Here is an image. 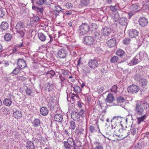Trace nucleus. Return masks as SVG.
Instances as JSON below:
<instances>
[{
    "label": "nucleus",
    "mask_w": 149,
    "mask_h": 149,
    "mask_svg": "<svg viewBox=\"0 0 149 149\" xmlns=\"http://www.w3.org/2000/svg\"><path fill=\"white\" fill-rule=\"evenodd\" d=\"M25 27V25L22 22H20L17 23L15 27V29L16 34L18 36L21 38L23 37L26 31Z\"/></svg>",
    "instance_id": "nucleus-1"
},
{
    "label": "nucleus",
    "mask_w": 149,
    "mask_h": 149,
    "mask_svg": "<svg viewBox=\"0 0 149 149\" xmlns=\"http://www.w3.org/2000/svg\"><path fill=\"white\" fill-rule=\"evenodd\" d=\"M71 117L75 121H78L80 119L79 114L76 112L72 113Z\"/></svg>",
    "instance_id": "nucleus-23"
},
{
    "label": "nucleus",
    "mask_w": 149,
    "mask_h": 149,
    "mask_svg": "<svg viewBox=\"0 0 149 149\" xmlns=\"http://www.w3.org/2000/svg\"><path fill=\"white\" fill-rule=\"evenodd\" d=\"M42 5L43 4H48L50 3V0H42Z\"/></svg>",
    "instance_id": "nucleus-53"
},
{
    "label": "nucleus",
    "mask_w": 149,
    "mask_h": 149,
    "mask_svg": "<svg viewBox=\"0 0 149 149\" xmlns=\"http://www.w3.org/2000/svg\"><path fill=\"white\" fill-rule=\"evenodd\" d=\"M100 108L102 109V112L103 113H105L106 112V104L105 103H103L102 104L101 106L100 107Z\"/></svg>",
    "instance_id": "nucleus-44"
},
{
    "label": "nucleus",
    "mask_w": 149,
    "mask_h": 149,
    "mask_svg": "<svg viewBox=\"0 0 149 149\" xmlns=\"http://www.w3.org/2000/svg\"><path fill=\"white\" fill-rule=\"evenodd\" d=\"M70 125L71 129L72 130H74L75 127V122L73 121H71L70 122Z\"/></svg>",
    "instance_id": "nucleus-49"
},
{
    "label": "nucleus",
    "mask_w": 149,
    "mask_h": 149,
    "mask_svg": "<svg viewBox=\"0 0 149 149\" xmlns=\"http://www.w3.org/2000/svg\"><path fill=\"white\" fill-rule=\"evenodd\" d=\"M12 102L11 100L10 99L8 98L5 99L3 101V103L6 106L8 107L10 105Z\"/></svg>",
    "instance_id": "nucleus-35"
},
{
    "label": "nucleus",
    "mask_w": 149,
    "mask_h": 149,
    "mask_svg": "<svg viewBox=\"0 0 149 149\" xmlns=\"http://www.w3.org/2000/svg\"><path fill=\"white\" fill-rule=\"evenodd\" d=\"M140 89L139 86L135 84H132L129 86L127 90L129 93L131 94H135L137 93L139 91Z\"/></svg>",
    "instance_id": "nucleus-6"
},
{
    "label": "nucleus",
    "mask_w": 149,
    "mask_h": 149,
    "mask_svg": "<svg viewBox=\"0 0 149 149\" xmlns=\"http://www.w3.org/2000/svg\"><path fill=\"white\" fill-rule=\"evenodd\" d=\"M66 50L63 48L59 49L58 52V56L61 58H65L66 56Z\"/></svg>",
    "instance_id": "nucleus-11"
},
{
    "label": "nucleus",
    "mask_w": 149,
    "mask_h": 149,
    "mask_svg": "<svg viewBox=\"0 0 149 149\" xmlns=\"http://www.w3.org/2000/svg\"><path fill=\"white\" fill-rule=\"evenodd\" d=\"M119 18L118 14H116L113 17V19L114 21H117L119 19Z\"/></svg>",
    "instance_id": "nucleus-54"
},
{
    "label": "nucleus",
    "mask_w": 149,
    "mask_h": 149,
    "mask_svg": "<svg viewBox=\"0 0 149 149\" xmlns=\"http://www.w3.org/2000/svg\"><path fill=\"white\" fill-rule=\"evenodd\" d=\"M99 130L98 125H91L89 127L90 132L91 133H95L97 132L98 130Z\"/></svg>",
    "instance_id": "nucleus-16"
},
{
    "label": "nucleus",
    "mask_w": 149,
    "mask_h": 149,
    "mask_svg": "<svg viewBox=\"0 0 149 149\" xmlns=\"http://www.w3.org/2000/svg\"><path fill=\"white\" fill-rule=\"evenodd\" d=\"M17 65L19 68L22 69L26 66L25 61L23 59H19L18 60Z\"/></svg>",
    "instance_id": "nucleus-10"
},
{
    "label": "nucleus",
    "mask_w": 149,
    "mask_h": 149,
    "mask_svg": "<svg viewBox=\"0 0 149 149\" xmlns=\"http://www.w3.org/2000/svg\"><path fill=\"white\" fill-rule=\"evenodd\" d=\"M54 119L56 121L61 122L63 119L62 115L58 114H56L54 116Z\"/></svg>",
    "instance_id": "nucleus-30"
},
{
    "label": "nucleus",
    "mask_w": 149,
    "mask_h": 149,
    "mask_svg": "<svg viewBox=\"0 0 149 149\" xmlns=\"http://www.w3.org/2000/svg\"><path fill=\"white\" fill-rule=\"evenodd\" d=\"M112 131L113 132L114 135L117 136L118 137L120 136V129L118 126H116L112 129Z\"/></svg>",
    "instance_id": "nucleus-26"
},
{
    "label": "nucleus",
    "mask_w": 149,
    "mask_h": 149,
    "mask_svg": "<svg viewBox=\"0 0 149 149\" xmlns=\"http://www.w3.org/2000/svg\"><path fill=\"white\" fill-rule=\"evenodd\" d=\"M70 97H69L68 94H67V100L68 101H70V102H71V99L72 100V102L73 101L74 102V97H78V95L77 94H75L74 93L73 94H70L69 95Z\"/></svg>",
    "instance_id": "nucleus-25"
},
{
    "label": "nucleus",
    "mask_w": 149,
    "mask_h": 149,
    "mask_svg": "<svg viewBox=\"0 0 149 149\" xmlns=\"http://www.w3.org/2000/svg\"><path fill=\"white\" fill-rule=\"evenodd\" d=\"M139 24L142 27H144L148 24L147 19L144 17L141 18L139 20Z\"/></svg>",
    "instance_id": "nucleus-12"
},
{
    "label": "nucleus",
    "mask_w": 149,
    "mask_h": 149,
    "mask_svg": "<svg viewBox=\"0 0 149 149\" xmlns=\"http://www.w3.org/2000/svg\"><path fill=\"white\" fill-rule=\"evenodd\" d=\"M46 90L47 89L49 92L52 91L53 89L54 86L53 84L51 83L50 82H48L46 84L45 86Z\"/></svg>",
    "instance_id": "nucleus-18"
},
{
    "label": "nucleus",
    "mask_w": 149,
    "mask_h": 149,
    "mask_svg": "<svg viewBox=\"0 0 149 149\" xmlns=\"http://www.w3.org/2000/svg\"><path fill=\"white\" fill-rule=\"evenodd\" d=\"M33 126L34 127H37L40 126V121L38 119H35L32 122Z\"/></svg>",
    "instance_id": "nucleus-33"
},
{
    "label": "nucleus",
    "mask_w": 149,
    "mask_h": 149,
    "mask_svg": "<svg viewBox=\"0 0 149 149\" xmlns=\"http://www.w3.org/2000/svg\"><path fill=\"white\" fill-rule=\"evenodd\" d=\"M47 74H50V77L54 76L55 74V72L53 70H50L47 73Z\"/></svg>",
    "instance_id": "nucleus-60"
},
{
    "label": "nucleus",
    "mask_w": 149,
    "mask_h": 149,
    "mask_svg": "<svg viewBox=\"0 0 149 149\" xmlns=\"http://www.w3.org/2000/svg\"><path fill=\"white\" fill-rule=\"evenodd\" d=\"M140 84L143 88H145L147 84L148 81L145 78L141 79L139 80Z\"/></svg>",
    "instance_id": "nucleus-28"
},
{
    "label": "nucleus",
    "mask_w": 149,
    "mask_h": 149,
    "mask_svg": "<svg viewBox=\"0 0 149 149\" xmlns=\"http://www.w3.org/2000/svg\"><path fill=\"white\" fill-rule=\"evenodd\" d=\"M84 43L86 45H93L94 42L95 40L93 37L90 36H85L83 38Z\"/></svg>",
    "instance_id": "nucleus-7"
},
{
    "label": "nucleus",
    "mask_w": 149,
    "mask_h": 149,
    "mask_svg": "<svg viewBox=\"0 0 149 149\" xmlns=\"http://www.w3.org/2000/svg\"><path fill=\"white\" fill-rule=\"evenodd\" d=\"M147 116L146 114H144L141 117L137 118L136 122L138 124H140L141 122H143L146 118Z\"/></svg>",
    "instance_id": "nucleus-32"
},
{
    "label": "nucleus",
    "mask_w": 149,
    "mask_h": 149,
    "mask_svg": "<svg viewBox=\"0 0 149 149\" xmlns=\"http://www.w3.org/2000/svg\"><path fill=\"white\" fill-rule=\"evenodd\" d=\"M141 105L145 109H147L149 107V105L146 102H143Z\"/></svg>",
    "instance_id": "nucleus-51"
},
{
    "label": "nucleus",
    "mask_w": 149,
    "mask_h": 149,
    "mask_svg": "<svg viewBox=\"0 0 149 149\" xmlns=\"http://www.w3.org/2000/svg\"><path fill=\"white\" fill-rule=\"evenodd\" d=\"M90 70L89 68H86L84 69V73L87 74L90 72Z\"/></svg>",
    "instance_id": "nucleus-59"
},
{
    "label": "nucleus",
    "mask_w": 149,
    "mask_h": 149,
    "mask_svg": "<svg viewBox=\"0 0 149 149\" xmlns=\"http://www.w3.org/2000/svg\"><path fill=\"white\" fill-rule=\"evenodd\" d=\"M131 42V39L129 38H125L123 39V42L125 45L129 44Z\"/></svg>",
    "instance_id": "nucleus-40"
},
{
    "label": "nucleus",
    "mask_w": 149,
    "mask_h": 149,
    "mask_svg": "<svg viewBox=\"0 0 149 149\" xmlns=\"http://www.w3.org/2000/svg\"><path fill=\"white\" fill-rule=\"evenodd\" d=\"M88 65L91 68H95L98 66V63L96 60L93 59L89 61L88 63Z\"/></svg>",
    "instance_id": "nucleus-8"
},
{
    "label": "nucleus",
    "mask_w": 149,
    "mask_h": 149,
    "mask_svg": "<svg viewBox=\"0 0 149 149\" xmlns=\"http://www.w3.org/2000/svg\"><path fill=\"white\" fill-rule=\"evenodd\" d=\"M127 130L122 128L120 129V137L124 139L127 137L128 135Z\"/></svg>",
    "instance_id": "nucleus-13"
},
{
    "label": "nucleus",
    "mask_w": 149,
    "mask_h": 149,
    "mask_svg": "<svg viewBox=\"0 0 149 149\" xmlns=\"http://www.w3.org/2000/svg\"><path fill=\"white\" fill-rule=\"evenodd\" d=\"M9 27V24L7 22H3L0 26L1 28L3 30H7Z\"/></svg>",
    "instance_id": "nucleus-31"
},
{
    "label": "nucleus",
    "mask_w": 149,
    "mask_h": 149,
    "mask_svg": "<svg viewBox=\"0 0 149 149\" xmlns=\"http://www.w3.org/2000/svg\"><path fill=\"white\" fill-rule=\"evenodd\" d=\"M43 9L42 7H41L40 8H37L36 10L38 12H40V14H42L43 13Z\"/></svg>",
    "instance_id": "nucleus-63"
},
{
    "label": "nucleus",
    "mask_w": 149,
    "mask_h": 149,
    "mask_svg": "<svg viewBox=\"0 0 149 149\" xmlns=\"http://www.w3.org/2000/svg\"><path fill=\"white\" fill-rule=\"evenodd\" d=\"M49 100L47 102V105L49 107H52L53 108L55 105V100L52 97L48 98Z\"/></svg>",
    "instance_id": "nucleus-14"
},
{
    "label": "nucleus",
    "mask_w": 149,
    "mask_h": 149,
    "mask_svg": "<svg viewBox=\"0 0 149 149\" xmlns=\"http://www.w3.org/2000/svg\"><path fill=\"white\" fill-rule=\"evenodd\" d=\"M64 6L68 9L72 8L73 7L72 4L70 3H65Z\"/></svg>",
    "instance_id": "nucleus-43"
},
{
    "label": "nucleus",
    "mask_w": 149,
    "mask_h": 149,
    "mask_svg": "<svg viewBox=\"0 0 149 149\" xmlns=\"http://www.w3.org/2000/svg\"><path fill=\"white\" fill-rule=\"evenodd\" d=\"M119 22L122 26H126L127 23V18L125 17H122L120 19Z\"/></svg>",
    "instance_id": "nucleus-21"
},
{
    "label": "nucleus",
    "mask_w": 149,
    "mask_h": 149,
    "mask_svg": "<svg viewBox=\"0 0 149 149\" xmlns=\"http://www.w3.org/2000/svg\"><path fill=\"white\" fill-rule=\"evenodd\" d=\"M12 38V35L10 33H6L4 36L5 40L7 41L10 40Z\"/></svg>",
    "instance_id": "nucleus-36"
},
{
    "label": "nucleus",
    "mask_w": 149,
    "mask_h": 149,
    "mask_svg": "<svg viewBox=\"0 0 149 149\" xmlns=\"http://www.w3.org/2000/svg\"><path fill=\"white\" fill-rule=\"evenodd\" d=\"M119 59L116 56H114L111 58L110 60L111 63H115L118 61Z\"/></svg>",
    "instance_id": "nucleus-41"
},
{
    "label": "nucleus",
    "mask_w": 149,
    "mask_h": 149,
    "mask_svg": "<svg viewBox=\"0 0 149 149\" xmlns=\"http://www.w3.org/2000/svg\"><path fill=\"white\" fill-rule=\"evenodd\" d=\"M40 112L42 115L45 116L48 114L49 111L47 107H42L40 109Z\"/></svg>",
    "instance_id": "nucleus-24"
},
{
    "label": "nucleus",
    "mask_w": 149,
    "mask_h": 149,
    "mask_svg": "<svg viewBox=\"0 0 149 149\" xmlns=\"http://www.w3.org/2000/svg\"><path fill=\"white\" fill-rule=\"evenodd\" d=\"M71 87H72L73 88V91L75 93H79L81 92L80 88L77 85H73L72 83L70 84Z\"/></svg>",
    "instance_id": "nucleus-27"
},
{
    "label": "nucleus",
    "mask_w": 149,
    "mask_h": 149,
    "mask_svg": "<svg viewBox=\"0 0 149 149\" xmlns=\"http://www.w3.org/2000/svg\"><path fill=\"white\" fill-rule=\"evenodd\" d=\"M147 54L144 52H141L138 54L136 56L131 60L132 65H135L143 59L144 56L146 57Z\"/></svg>",
    "instance_id": "nucleus-2"
},
{
    "label": "nucleus",
    "mask_w": 149,
    "mask_h": 149,
    "mask_svg": "<svg viewBox=\"0 0 149 149\" xmlns=\"http://www.w3.org/2000/svg\"><path fill=\"white\" fill-rule=\"evenodd\" d=\"M64 146L66 149H71L72 147H77V145L75 143L73 139L69 138L68 139L67 141L64 142Z\"/></svg>",
    "instance_id": "nucleus-5"
},
{
    "label": "nucleus",
    "mask_w": 149,
    "mask_h": 149,
    "mask_svg": "<svg viewBox=\"0 0 149 149\" xmlns=\"http://www.w3.org/2000/svg\"><path fill=\"white\" fill-rule=\"evenodd\" d=\"M17 80L20 81H25L26 79V77H24V76H18L17 77Z\"/></svg>",
    "instance_id": "nucleus-45"
},
{
    "label": "nucleus",
    "mask_w": 149,
    "mask_h": 149,
    "mask_svg": "<svg viewBox=\"0 0 149 149\" xmlns=\"http://www.w3.org/2000/svg\"><path fill=\"white\" fill-rule=\"evenodd\" d=\"M116 54L117 55L119 56L120 57H122L124 55L125 52L123 50L120 49L117 50L116 52Z\"/></svg>",
    "instance_id": "nucleus-37"
},
{
    "label": "nucleus",
    "mask_w": 149,
    "mask_h": 149,
    "mask_svg": "<svg viewBox=\"0 0 149 149\" xmlns=\"http://www.w3.org/2000/svg\"><path fill=\"white\" fill-rule=\"evenodd\" d=\"M42 0H35L34 2L35 3L38 5H42Z\"/></svg>",
    "instance_id": "nucleus-58"
},
{
    "label": "nucleus",
    "mask_w": 149,
    "mask_h": 149,
    "mask_svg": "<svg viewBox=\"0 0 149 149\" xmlns=\"http://www.w3.org/2000/svg\"><path fill=\"white\" fill-rule=\"evenodd\" d=\"M114 100V98L113 95L109 93L105 99L106 102L108 103H111Z\"/></svg>",
    "instance_id": "nucleus-20"
},
{
    "label": "nucleus",
    "mask_w": 149,
    "mask_h": 149,
    "mask_svg": "<svg viewBox=\"0 0 149 149\" xmlns=\"http://www.w3.org/2000/svg\"><path fill=\"white\" fill-rule=\"evenodd\" d=\"M38 37L39 39L42 42H44L46 40L45 36L42 33H39L38 34Z\"/></svg>",
    "instance_id": "nucleus-34"
},
{
    "label": "nucleus",
    "mask_w": 149,
    "mask_h": 149,
    "mask_svg": "<svg viewBox=\"0 0 149 149\" xmlns=\"http://www.w3.org/2000/svg\"><path fill=\"white\" fill-rule=\"evenodd\" d=\"M134 111L138 115L141 116L143 114L144 110L142 107L141 103L137 102L136 103Z\"/></svg>",
    "instance_id": "nucleus-4"
},
{
    "label": "nucleus",
    "mask_w": 149,
    "mask_h": 149,
    "mask_svg": "<svg viewBox=\"0 0 149 149\" xmlns=\"http://www.w3.org/2000/svg\"><path fill=\"white\" fill-rule=\"evenodd\" d=\"M118 88V87L116 85L113 86L112 88L110 89V90H111V92L116 93L117 92V89Z\"/></svg>",
    "instance_id": "nucleus-46"
},
{
    "label": "nucleus",
    "mask_w": 149,
    "mask_h": 149,
    "mask_svg": "<svg viewBox=\"0 0 149 149\" xmlns=\"http://www.w3.org/2000/svg\"><path fill=\"white\" fill-rule=\"evenodd\" d=\"M138 31L135 29L130 30L129 32V36L131 38H134L137 36Z\"/></svg>",
    "instance_id": "nucleus-15"
},
{
    "label": "nucleus",
    "mask_w": 149,
    "mask_h": 149,
    "mask_svg": "<svg viewBox=\"0 0 149 149\" xmlns=\"http://www.w3.org/2000/svg\"><path fill=\"white\" fill-rule=\"evenodd\" d=\"M120 118V117L119 116H114V117L113 118L111 119V122L112 123H119L120 122V121L119 120V119Z\"/></svg>",
    "instance_id": "nucleus-38"
},
{
    "label": "nucleus",
    "mask_w": 149,
    "mask_h": 149,
    "mask_svg": "<svg viewBox=\"0 0 149 149\" xmlns=\"http://www.w3.org/2000/svg\"><path fill=\"white\" fill-rule=\"evenodd\" d=\"M116 40L115 39L112 38L107 42V45L110 47H112L115 46L116 45Z\"/></svg>",
    "instance_id": "nucleus-19"
},
{
    "label": "nucleus",
    "mask_w": 149,
    "mask_h": 149,
    "mask_svg": "<svg viewBox=\"0 0 149 149\" xmlns=\"http://www.w3.org/2000/svg\"><path fill=\"white\" fill-rule=\"evenodd\" d=\"M90 27L86 23H82L78 29V33L80 36H82L87 33L89 31Z\"/></svg>",
    "instance_id": "nucleus-3"
},
{
    "label": "nucleus",
    "mask_w": 149,
    "mask_h": 149,
    "mask_svg": "<svg viewBox=\"0 0 149 149\" xmlns=\"http://www.w3.org/2000/svg\"><path fill=\"white\" fill-rule=\"evenodd\" d=\"M111 31L110 29L107 27H105L102 29L101 30V32L104 36H108L110 34Z\"/></svg>",
    "instance_id": "nucleus-17"
},
{
    "label": "nucleus",
    "mask_w": 149,
    "mask_h": 149,
    "mask_svg": "<svg viewBox=\"0 0 149 149\" xmlns=\"http://www.w3.org/2000/svg\"><path fill=\"white\" fill-rule=\"evenodd\" d=\"M94 144L96 146V147L102 146L100 142L98 141H96L94 142Z\"/></svg>",
    "instance_id": "nucleus-57"
},
{
    "label": "nucleus",
    "mask_w": 149,
    "mask_h": 149,
    "mask_svg": "<svg viewBox=\"0 0 149 149\" xmlns=\"http://www.w3.org/2000/svg\"><path fill=\"white\" fill-rule=\"evenodd\" d=\"M139 5L138 4H132L130 7L131 9L133 11H135L138 9Z\"/></svg>",
    "instance_id": "nucleus-39"
},
{
    "label": "nucleus",
    "mask_w": 149,
    "mask_h": 149,
    "mask_svg": "<svg viewBox=\"0 0 149 149\" xmlns=\"http://www.w3.org/2000/svg\"><path fill=\"white\" fill-rule=\"evenodd\" d=\"M26 94L29 95H30L31 94V93H32V91L29 88H27L26 89Z\"/></svg>",
    "instance_id": "nucleus-52"
},
{
    "label": "nucleus",
    "mask_w": 149,
    "mask_h": 149,
    "mask_svg": "<svg viewBox=\"0 0 149 149\" xmlns=\"http://www.w3.org/2000/svg\"><path fill=\"white\" fill-rule=\"evenodd\" d=\"M85 113V111L83 109H81L79 113V116H81V117H83Z\"/></svg>",
    "instance_id": "nucleus-55"
},
{
    "label": "nucleus",
    "mask_w": 149,
    "mask_h": 149,
    "mask_svg": "<svg viewBox=\"0 0 149 149\" xmlns=\"http://www.w3.org/2000/svg\"><path fill=\"white\" fill-rule=\"evenodd\" d=\"M5 15L3 9L0 8V17H2Z\"/></svg>",
    "instance_id": "nucleus-56"
},
{
    "label": "nucleus",
    "mask_w": 149,
    "mask_h": 149,
    "mask_svg": "<svg viewBox=\"0 0 149 149\" xmlns=\"http://www.w3.org/2000/svg\"><path fill=\"white\" fill-rule=\"evenodd\" d=\"M55 10H54L60 12L61 11V10L62 9V8L58 5L55 7Z\"/></svg>",
    "instance_id": "nucleus-50"
},
{
    "label": "nucleus",
    "mask_w": 149,
    "mask_h": 149,
    "mask_svg": "<svg viewBox=\"0 0 149 149\" xmlns=\"http://www.w3.org/2000/svg\"><path fill=\"white\" fill-rule=\"evenodd\" d=\"M59 78L61 81V84H62L63 82L65 80V78L64 76L61 75H60Z\"/></svg>",
    "instance_id": "nucleus-62"
},
{
    "label": "nucleus",
    "mask_w": 149,
    "mask_h": 149,
    "mask_svg": "<svg viewBox=\"0 0 149 149\" xmlns=\"http://www.w3.org/2000/svg\"><path fill=\"white\" fill-rule=\"evenodd\" d=\"M13 115L15 118L18 119L22 117V114L20 111L16 110L15 108H13Z\"/></svg>",
    "instance_id": "nucleus-9"
},
{
    "label": "nucleus",
    "mask_w": 149,
    "mask_h": 149,
    "mask_svg": "<svg viewBox=\"0 0 149 149\" xmlns=\"http://www.w3.org/2000/svg\"><path fill=\"white\" fill-rule=\"evenodd\" d=\"M91 26L95 30L97 29V26L95 23H92L91 24Z\"/></svg>",
    "instance_id": "nucleus-64"
},
{
    "label": "nucleus",
    "mask_w": 149,
    "mask_h": 149,
    "mask_svg": "<svg viewBox=\"0 0 149 149\" xmlns=\"http://www.w3.org/2000/svg\"><path fill=\"white\" fill-rule=\"evenodd\" d=\"M110 8L111 10L113 12L116 11L117 10H118V9L116 5H115L114 6H110Z\"/></svg>",
    "instance_id": "nucleus-48"
},
{
    "label": "nucleus",
    "mask_w": 149,
    "mask_h": 149,
    "mask_svg": "<svg viewBox=\"0 0 149 149\" xmlns=\"http://www.w3.org/2000/svg\"><path fill=\"white\" fill-rule=\"evenodd\" d=\"M130 132L132 135H135L136 132L135 128H131L130 130Z\"/></svg>",
    "instance_id": "nucleus-61"
},
{
    "label": "nucleus",
    "mask_w": 149,
    "mask_h": 149,
    "mask_svg": "<svg viewBox=\"0 0 149 149\" xmlns=\"http://www.w3.org/2000/svg\"><path fill=\"white\" fill-rule=\"evenodd\" d=\"M81 3L82 6H85L89 3V1L88 0H81Z\"/></svg>",
    "instance_id": "nucleus-42"
},
{
    "label": "nucleus",
    "mask_w": 149,
    "mask_h": 149,
    "mask_svg": "<svg viewBox=\"0 0 149 149\" xmlns=\"http://www.w3.org/2000/svg\"><path fill=\"white\" fill-rule=\"evenodd\" d=\"M19 70L18 68H16L13 70L11 74H13V75H16L18 73Z\"/></svg>",
    "instance_id": "nucleus-47"
},
{
    "label": "nucleus",
    "mask_w": 149,
    "mask_h": 149,
    "mask_svg": "<svg viewBox=\"0 0 149 149\" xmlns=\"http://www.w3.org/2000/svg\"><path fill=\"white\" fill-rule=\"evenodd\" d=\"M116 100L118 105L122 106L123 104L126 101V100L123 97L119 96L117 98Z\"/></svg>",
    "instance_id": "nucleus-22"
},
{
    "label": "nucleus",
    "mask_w": 149,
    "mask_h": 149,
    "mask_svg": "<svg viewBox=\"0 0 149 149\" xmlns=\"http://www.w3.org/2000/svg\"><path fill=\"white\" fill-rule=\"evenodd\" d=\"M26 147L27 149H34L35 148L33 143L30 141L26 143Z\"/></svg>",
    "instance_id": "nucleus-29"
}]
</instances>
